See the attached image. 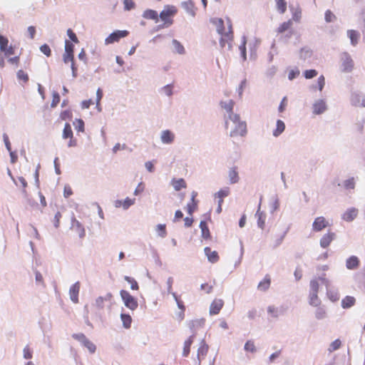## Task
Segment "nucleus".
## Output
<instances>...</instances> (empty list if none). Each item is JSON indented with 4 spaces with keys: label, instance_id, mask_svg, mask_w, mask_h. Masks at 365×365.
I'll return each instance as SVG.
<instances>
[{
    "label": "nucleus",
    "instance_id": "obj_1",
    "mask_svg": "<svg viewBox=\"0 0 365 365\" xmlns=\"http://www.w3.org/2000/svg\"><path fill=\"white\" fill-rule=\"evenodd\" d=\"M178 12L175 6L172 5L165 6L163 11L159 14V18L169 26L173 24V20L171 17L174 16Z\"/></svg>",
    "mask_w": 365,
    "mask_h": 365
},
{
    "label": "nucleus",
    "instance_id": "obj_2",
    "mask_svg": "<svg viewBox=\"0 0 365 365\" xmlns=\"http://www.w3.org/2000/svg\"><path fill=\"white\" fill-rule=\"evenodd\" d=\"M120 296L125 307L130 311H135L138 307L137 298L132 296L129 292L121 289L120 291Z\"/></svg>",
    "mask_w": 365,
    "mask_h": 365
},
{
    "label": "nucleus",
    "instance_id": "obj_3",
    "mask_svg": "<svg viewBox=\"0 0 365 365\" xmlns=\"http://www.w3.org/2000/svg\"><path fill=\"white\" fill-rule=\"evenodd\" d=\"M72 337L78 341L83 346L86 347L91 354L95 353L96 350V345L90 341L84 334H73Z\"/></svg>",
    "mask_w": 365,
    "mask_h": 365
},
{
    "label": "nucleus",
    "instance_id": "obj_4",
    "mask_svg": "<svg viewBox=\"0 0 365 365\" xmlns=\"http://www.w3.org/2000/svg\"><path fill=\"white\" fill-rule=\"evenodd\" d=\"M128 34L129 31L127 30L114 31L105 39V44L108 45L118 42L120 38L126 37Z\"/></svg>",
    "mask_w": 365,
    "mask_h": 365
},
{
    "label": "nucleus",
    "instance_id": "obj_5",
    "mask_svg": "<svg viewBox=\"0 0 365 365\" xmlns=\"http://www.w3.org/2000/svg\"><path fill=\"white\" fill-rule=\"evenodd\" d=\"M341 71L344 73H349L353 70L354 61L351 56L347 52H344L341 54Z\"/></svg>",
    "mask_w": 365,
    "mask_h": 365
},
{
    "label": "nucleus",
    "instance_id": "obj_6",
    "mask_svg": "<svg viewBox=\"0 0 365 365\" xmlns=\"http://www.w3.org/2000/svg\"><path fill=\"white\" fill-rule=\"evenodd\" d=\"M350 101L354 106L365 107V95L359 91H353L351 94Z\"/></svg>",
    "mask_w": 365,
    "mask_h": 365
},
{
    "label": "nucleus",
    "instance_id": "obj_7",
    "mask_svg": "<svg viewBox=\"0 0 365 365\" xmlns=\"http://www.w3.org/2000/svg\"><path fill=\"white\" fill-rule=\"evenodd\" d=\"M247 134V124L245 121H241L235 124L234 130L230 132V135L235 137L237 135L245 136Z\"/></svg>",
    "mask_w": 365,
    "mask_h": 365
},
{
    "label": "nucleus",
    "instance_id": "obj_8",
    "mask_svg": "<svg viewBox=\"0 0 365 365\" xmlns=\"http://www.w3.org/2000/svg\"><path fill=\"white\" fill-rule=\"evenodd\" d=\"M328 225L329 223L324 217H318L313 222L312 228L314 231L319 232Z\"/></svg>",
    "mask_w": 365,
    "mask_h": 365
},
{
    "label": "nucleus",
    "instance_id": "obj_9",
    "mask_svg": "<svg viewBox=\"0 0 365 365\" xmlns=\"http://www.w3.org/2000/svg\"><path fill=\"white\" fill-rule=\"evenodd\" d=\"M223 305L224 301L222 299H215V300H213L210 307V314L215 315L219 314Z\"/></svg>",
    "mask_w": 365,
    "mask_h": 365
},
{
    "label": "nucleus",
    "instance_id": "obj_10",
    "mask_svg": "<svg viewBox=\"0 0 365 365\" xmlns=\"http://www.w3.org/2000/svg\"><path fill=\"white\" fill-rule=\"evenodd\" d=\"M262 199V197L261 196L260 201H259L255 216L257 217V226L259 228H261L262 230H263L264 228V225H265L266 214L264 212H262L260 210Z\"/></svg>",
    "mask_w": 365,
    "mask_h": 365
},
{
    "label": "nucleus",
    "instance_id": "obj_11",
    "mask_svg": "<svg viewBox=\"0 0 365 365\" xmlns=\"http://www.w3.org/2000/svg\"><path fill=\"white\" fill-rule=\"evenodd\" d=\"M80 290V282H76L69 289L70 299L73 303L78 302V294Z\"/></svg>",
    "mask_w": 365,
    "mask_h": 365
},
{
    "label": "nucleus",
    "instance_id": "obj_12",
    "mask_svg": "<svg viewBox=\"0 0 365 365\" xmlns=\"http://www.w3.org/2000/svg\"><path fill=\"white\" fill-rule=\"evenodd\" d=\"M336 237V234L334 232H329L328 233L324 235L320 239V246L322 248H327L329 246L332 240H334Z\"/></svg>",
    "mask_w": 365,
    "mask_h": 365
},
{
    "label": "nucleus",
    "instance_id": "obj_13",
    "mask_svg": "<svg viewBox=\"0 0 365 365\" xmlns=\"http://www.w3.org/2000/svg\"><path fill=\"white\" fill-rule=\"evenodd\" d=\"M181 6L185 11L191 15L192 17H195L196 15L195 13V3L192 0H187L186 1H182L181 3Z\"/></svg>",
    "mask_w": 365,
    "mask_h": 365
},
{
    "label": "nucleus",
    "instance_id": "obj_14",
    "mask_svg": "<svg viewBox=\"0 0 365 365\" xmlns=\"http://www.w3.org/2000/svg\"><path fill=\"white\" fill-rule=\"evenodd\" d=\"M360 265L359 259L355 256L352 255L346 259V267L350 270L356 269Z\"/></svg>",
    "mask_w": 365,
    "mask_h": 365
},
{
    "label": "nucleus",
    "instance_id": "obj_15",
    "mask_svg": "<svg viewBox=\"0 0 365 365\" xmlns=\"http://www.w3.org/2000/svg\"><path fill=\"white\" fill-rule=\"evenodd\" d=\"M205 319L204 318L197 319L194 320H191L188 322L187 326L193 334L195 332V335L196 334V330L200 327H202L205 324Z\"/></svg>",
    "mask_w": 365,
    "mask_h": 365
},
{
    "label": "nucleus",
    "instance_id": "obj_16",
    "mask_svg": "<svg viewBox=\"0 0 365 365\" xmlns=\"http://www.w3.org/2000/svg\"><path fill=\"white\" fill-rule=\"evenodd\" d=\"M327 110V106L323 100H319L313 104V113L316 115L322 114Z\"/></svg>",
    "mask_w": 365,
    "mask_h": 365
},
{
    "label": "nucleus",
    "instance_id": "obj_17",
    "mask_svg": "<svg viewBox=\"0 0 365 365\" xmlns=\"http://www.w3.org/2000/svg\"><path fill=\"white\" fill-rule=\"evenodd\" d=\"M161 141L165 144H171L175 139L174 133L170 130H165L161 133Z\"/></svg>",
    "mask_w": 365,
    "mask_h": 365
},
{
    "label": "nucleus",
    "instance_id": "obj_18",
    "mask_svg": "<svg viewBox=\"0 0 365 365\" xmlns=\"http://www.w3.org/2000/svg\"><path fill=\"white\" fill-rule=\"evenodd\" d=\"M204 252L207 257V259L211 263H215L219 260V255L217 252L212 251L210 247H205L204 248Z\"/></svg>",
    "mask_w": 365,
    "mask_h": 365
},
{
    "label": "nucleus",
    "instance_id": "obj_19",
    "mask_svg": "<svg viewBox=\"0 0 365 365\" xmlns=\"http://www.w3.org/2000/svg\"><path fill=\"white\" fill-rule=\"evenodd\" d=\"M358 210L354 207L348 209L342 215V219L346 222L353 221L357 216Z\"/></svg>",
    "mask_w": 365,
    "mask_h": 365
},
{
    "label": "nucleus",
    "instance_id": "obj_20",
    "mask_svg": "<svg viewBox=\"0 0 365 365\" xmlns=\"http://www.w3.org/2000/svg\"><path fill=\"white\" fill-rule=\"evenodd\" d=\"M199 227L201 230V237L205 240L210 239L211 234L207 222L205 220H201Z\"/></svg>",
    "mask_w": 365,
    "mask_h": 365
},
{
    "label": "nucleus",
    "instance_id": "obj_21",
    "mask_svg": "<svg viewBox=\"0 0 365 365\" xmlns=\"http://www.w3.org/2000/svg\"><path fill=\"white\" fill-rule=\"evenodd\" d=\"M142 16L144 19L154 20L156 23L159 21V15L153 9H148L145 10Z\"/></svg>",
    "mask_w": 365,
    "mask_h": 365
},
{
    "label": "nucleus",
    "instance_id": "obj_22",
    "mask_svg": "<svg viewBox=\"0 0 365 365\" xmlns=\"http://www.w3.org/2000/svg\"><path fill=\"white\" fill-rule=\"evenodd\" d=\"M72 227L76 229L80 238H83L86 235V231L82 224L74 217L72 218Z\"/></svg>",
    "mask_w": 365,
    "mask_h": 365
},
{
    "label": "nucleus",
    "instance_id": "obj_23",
    "mask_svg": "<svg viewBox=\"0 0 365 365\" xmlns=\"http://www.w3.org/2000/svg\"><path fill=\"white\" fill-rule=\"evenodd\" d=\"M202 343L203 344L197 349V360L195 361L197 365H200L201 364L200 356H205L208 351V345L205 343L204 340H202Z\"/></svg>",
    "mask_w": 365,
    "mask_h": 365
},
{
    "label": "nucleus",
    "instance_id": "obj_24",
    "mask_svg": "<svg viewBox=\"0 0 365 365\" xmlns=\"http://www.w3.org/2000/svg\"><path fill=\"white\" fill-rule=\"evenodd\" d=\"M195 338V332L193 331V334H192L191 336L185 341L184 343V347H183V351H182V356L185 357H187L190 351V346L193 343Z\"/></svg>",
    "mask_w": 365,
    "mask_h": 365
},
{
    "label": "nucleus",
    "instance_id": "obj_25",
    "mask_svg": "<svg viewBox=\"0 0 365 365\" xmlns=\"http://www.w3.org/2000/svg\"><path fill=\"white\" fill-rule=\"evenodd\" d=\"M228 177L230 184H235L239 182L240 177L237 170V167H233L229 170Z\"/></svg>",
    "mask_w": 365,
    "mask_h": 365
},
{
    "label": "nucleus",
    "instance_id": "obj_26",
    "mask_svg": "<svg viewBox=\"0 0 365 365\" xmlns=\"http://www.w3.org/2000/svg\"><path fill=\"white\" fill-rule=\"evenodd\" d=\"M347 36L350 38L351 44L355 46L358 43L359 33L356 30L351 29L347 31Z\"/></svg>",
    "mask_w": 365,
    "mask_h": 365
},
{
    "label": "nucleus",
    "instance_id": "obj_27",
    "mask_svg": "<svg viewBox=\"0 0 365 365\" xmlns=\"http://www.w3.org/2000/svg\"><path fill=\"white\" fill-rule=\"evenodd\" d=\"M211 22L216 25L217 33L222 36H225L224 21L222 19H214L211 20Z\"/></svg>",
    "mask_w": 365,
    "mask_h": 365
},
{
    "label": "nucleus",
    "instance_id": "obj_28",
    "mask_svg": "<svg viewBox=\"0 0 365 365\" xmlns=\"http://www.w3.org/2000/svg\"><path fill=\"white\" fill-rule=\"evenodd\" d=\"M285 130V123L282 120H277L276 128L273 130L272 135L274 137L279 136Z\"/></svg>",
    "mask_w": 365,
    "mask_h": 365
},
{
    "label": "nucleus",
    "instance_id": "obj_29",
    "mask_svg": "<svg viewBox=\"0 0 365 365\" xmlns=\"http://www.w3.org/2000/svg\"><path fill=\"white\" fill-rule=\"evenodd\" d=\"M356 299L354 297L346 296L341 300L343 309H349L355 304Z\"/></svg>",
    "mask_w": 365,
    "mask_h": 365
},
{
    "label": "nucleus",
    "instance_id": "obj_30",
    "mask_svg": "<svg viewBox=\"0 0 365 365\" xmlns=\"http://www.w3.org/2000/svg\"><path fill=\"white\" fill-rule=\"evenodd\" d=\"M120 319L125 329H129L131 327L132 317L129 314L121 313Z\"/></svg>",
    "mask_w": 365,
    "mask_h": 365
},
{
    "label": "nucleus",
    "instance_id": "obj_31",
    "mask_svg": "<svg viewBox=\"0 0 365 365\" xmlns=\"http://www.w3.org/2000/svg\"><path fill=\"white\" fill-rule=\"evenodd\" d=\"M246 44H247V37L245 35H243L242 37L241 44L239 46V49H240V53H241V57L242 58L243 61L247 60Z\"/></svg>",
    "mask_w": 365,
    "mask_h": 365
},
{
    "label": "nucleus",
    "instance_id": "obj_32",
    "mask_svg": "<svg viewBox=\"0 0 365 365\" xmlns=\"http://www.w3.org/2000/svg\"><path fill=\"white\" fill-rule=\"evenodd\" d=\"M327 294L331 302H336L339 299V294L337 289H327Z\"/></svg>",
    "mask_w": 365,
    "mask_h": 365
},
{
    "label": "nucleus",
    "instance_id": "obj_33",
    "mask_svg": "<svg viewBox=\"0 0 365 365\" xmlns=\"http://www.w3.org/2000/svg\"><path fill=\"white\" fill-rule=\"evenodd\" d=\"M172 43L174 47V51L175 53H178L181 55H182L185 53V49L184 46L182 45V43L179 41H178L176 39H173L172 41Z\"/></svg>",
    "mask_w": 365,
    "mask_h": 365
},
{
    "label": "nucleus",
    "instance_id": "obj_34",
    "mask_svg": "<svg viewBox=\"0 0 365 365\" xmlns=\"http://www.w3.org/2000/svg\"><path fill=\"white\" fill-rule=\"evenodd\" d=\"M267 312L269 314H271L273 317L277 318L280 315H282L284 314V310L282 309V308L279 309L278 308H276L274 306H269L267 307Z\"/></svg>",
    "mask_w": 365,
    "mask_h": 365
},
{
    "label": "nucleus",
    "instance_id": "obj_35",
    "mask_svg": "<svg viewBox=\"0 0 365 365\" xmlns=\"http://www.w3.org/2000/svg\"><path fill=\"white\" fill-rule=\"evenodd\" d=\"M173 185L176 191H180L182 188L186 187V182L183 178L173 180Z\"/></svg>",
    "mask_w": 365,
    "mask_h": 365
},
{
    "label": "nucleus",
    "instance_id": "obj_36",
    "mask_svg": "<svg viewBox=\"0 0 365 365\" xmlns=\"http://www.w3.org/2000/svg\"><path fill=\"white\" fill-rule=\"evenodd\" d=\"M73 137V131L71 129V126L68 123H66L63 130L62 138L63 139L71 138Z\"/></svg>",
    "mask_w": 365,
    "mask_h": 365
},
{
    "label": "nucleus",
    "instance_id": "obj_37",
    "mask_svg": "<svg viewBox=\"0 0 365 365\" xmlns=\"http://www.w3.org/2000/svg\"><path fill=\"white\" fill-rule=\"evenodd\" d=\"M312 51L307 47H303L300 49L299 58L304 61L312 56Z\"/></svg>",
    "mask_w": 365,
    "mask_h": 365
},
{
    "label": "nucleus",
    "instance_id": "obj_38",
    "mask_svg": "<svg viewBox=\"0 0 365 365\" xmlns=\"http://www.w3.org/2000/svg\"><path fill=\"white\" fill-rule=\"evenodd\" d=\"M321 301L318 297V293H309V304L312 306L317 307L320 304Z\"/></svg>",
    "mask_w": 365,
    "mask_h": 365
},
{
    "label": "nucleus",
    "instance_id": "obj_39",
    "mask_svg": "<svg viewBox=\"0 0 365 365\" xmlns=\"http://www.w3.org/2000/svg\"><path fill=\"white\" fill-rule=\"evenodd\" d=\"M124 279L128 283L130 284V289L132 290H138L139 289L138 283L134 278L129 277V276H125Z\"/></svg>",
    "mask_w": 365,
    "mask_h": 365
},
{
    "label": "nucleus",
    "instance_id": "obj_40",
    "mask_svg": "<svg viewBox=\"0 0 365 365\" xmlns=\"http://www.w3.org/2000/svg\"><path fill=\"white\" fill-rule=\"evenodd\" d=\"M271 280L269 277H265L264 279L260 282L258 284V289L262 291H266L270 286Z\"/></svg>",
    "mask_w": 365,
    "mask_h": 365
},
{
    "label": "nucleus",
    "instance_id": "obj_41",
    "mask_svg": "<svg viewBox=\"0 0 365 365\" xmlns=\"http://www.w3.org/2000/svg\"><path fill=\"white\" fill-rule=\"evenodd\" d=\"M220 105H221V107L227 111L228 115L230 113H233V106H234L233 101L231 100L229 103H225V102L222 101L220 103Z\"/></svg>",
    "mask_w": 365,
    "mask_h": 365
},
{
    "label": "nucleus",
    "instance_id": "obj_42",
    "mask_svg": "<svg viewBox=\"0 0 365 365\" xmlns=\"http://www.w3.org/2000/svg\"><path fill=\"white\" fill-rule=\"evenodd\" d=\"M277 8L280 14H284L287 10V2L285 0H276Z\"/></svg>",
    "mask_w": 365,
    "mask_h": 365
},
{
    "label": "nucleus",
    "instance_id": "obj_43",
    "mask_svg": "<svg viewBox=\"0 0 365 365\" xmlns=\"http://www.w3.org/2000/svg\"><path fill=\"white\" fill-rule=\"evenodd\" d=\"M73 125L78 132H84L85 123L82 119L76 118V121L73 122Z\"/></svg>",
    "mask_w": 365,
    "mask_h": 365
},
{
    "label": "nucleus",
    "instance_id": "obj_44",
    "mask_svg": "<svg viewBox=\"0 0 365 365\" xmlns=\"http://www.w3.org/2000/svg\"><path fill=\"white\" fill-rule=\"evenodd\" d=\"M343 185L346 190H352L355 187V180L354 178H350L344 181Z\"/></svg>",
    "mask_w": 365,
    "mask_h": 365
},
{
    "label": "nucleus",
    "instance_id": "obj_45",
    "mask_svg": "<svg viewBox=\"0 0 365 365\" xmlns=\"http://www.w3.org/2000/svg\"><path fill=\"white\" fill-rule=\"evenodd\" d=\"M156 231L161 237H165L167 235L166 225L165 224H158L156 226Z\"/></svg>",
    "mask_w": 365,
    "mask_h": 365
},
{
    "label": "nucleus",
    "instance_id": "obj_46",
    "mask_svg": "<svg viewBox=\"0 0 365 365\" xmlns=\"http://www.w3.org/2000/svg\"><path fill=\"white\" fill-rule=\"evenodd\" d=\"M230 195V188L225 187L224 189H220L218 192L215 194V197L217 198L223 199L225 197H227Z\"/></svg>",
    "mask_w": 365,
    "mask_h": 365
},
{
    "label": "nucleus",
    "instance_id": "obj_47",
    "mask_svg": "<svg viewBox=\"0 0 365 365\" xmlns=\"http://www.w3.org/2000/svg\"><path fill=\"white\" fill-rule=\"evenodd\" d=\"M23 357L25 359H31L33 358V350L29 345H26L23 349Z\"/></svg>",
    "mask_w": 365,
    "mask_h": 365
},
{
    "label": "nucleus",
    "instance_id": "obj_48",
    "mask_svg": "<svg viewBox=\"0 0 365 365\" xmlns=\"http://www.w3.org/2000/svg\"><path fill=\"white\" fill-rule=\"evenodd\" d=\"M64 53L73 54L74 53V45L69 40H65V50Z\"/></svg>",
    "mask_w": 365,
    "mask_h": 365
},
{
    "label": "nucleus",
    "instance_id": "obj_49",
    "mask_svg": "<svg viewBox=\"0 0 365 365\" xmlns=\"http://www.w3.org/2000/svg\"><path fill=\"white\" fill-rule=\"evenodd\" d=\"M244 349H245V350L246 351H249V352H251V353H255L257 351L254 342L252 341H251V340H248L245 343Z\"/></svg>",
    "mask_w": 365,
    "mask_h": 365
},
{
    "label": "nucleus",
    "instance_id": "obj_50",
    "mask_svg": "<svg viewBox=\"0 0 365 365\" xmlns=\"http://www.w3.org/2000/svg\"><path fill=\"white\" fill-rule=\"evenodd\" d=\"M52 97H53V99H52V101L51 103V106L52 108H55L59 103L60 100H61V96L57 91H53Z\"/></svg>",
    "mask_w": 365,
    "mask_h": 365
},
{
    "label": "nucleus",
    "instance_id": "obj_51",
    "mask_svg": "<svg viewBox=\"0 0 365 365\" xmlns=\"http://www.w3.org/2000/svg\"><path fill=\"white\" fill-rule=\"evenodd\" d=\"M18 180L21 184V186L23 187V190H22L21 192H22V194H23L24 197L25 198H27L28 197V193H27V191L26 190V187H27V182H26V180L22 176L19 177L18 178Z\"/></svg>",
    "mask_w": 365,
    "mask_h": 365
},
{
    "label": "nucleus",
    "instance_id": "obj_52",
    "mask_svg": "<svg viewBox=\"0 0 365 365\" xmlns=\"http://www.w3.org/2000/svg\"><path fill=\"white\" fill-rule=\"evenodd\" d=\"M292 24V22L291 20H289L287 21L283 22L277 29L278 33H283L289 29L290 26Z\"/></svg>",
    "mask_w": 365,
    "mask_h": 365
},
{
    "label": "nucleus",
    "instance_id": "obj_53",
    "mask_svg": "<svg viewBox=\"0 0 365 365\" xmlns=\"http://www.w3.org/2000/svg\"><path fill=\"white\" fill-rule=\"evenodd\" d=\"M318 74V72L315 69H309L306 70L304 72V76L307 79H312L317 76Z\"/></svg>",
    "mask_w": 365,
    "mask_h": 365
},
{
    "label": "nucleus",
    "instance_id": "obj_54",
    "mask_svg": "<svg viewBox=\"0 0 365 365\" xmlns=\"http://www.w3.org/2000/svg\"><path fill=\"white\" fill-rule=\"evenodd\" d=\"M135 202V199H130L127 197L124 200H123V208L125 210H127L131 205H134Z\"/></svg>",
    "mask_w": 365,
    "mask_h": 365
},
{
    "label": "nucleus",
    "instance_id": "obj_55",
    "mask_svg": "<svg viewBox=\"0 0 365 365\" xmlns=\"http://www.w3.org/2000/svg\"><path fill=\"white\" fill-rule=\"evenodd\" d=\"M9 40L6 37L0 34V50L4 51L8 47Z\"/></svg>",
    "mask_w": 365,
    "mask_h": 365
},
{
    "label": "nucleus",
    "instance_id": "obj_56",
    "mask_svg": "<svg viewBox=\"0 0 365 365\" xmlns=\"http://www.w3.org/2000/svg\"><path fill=\"white\" fill-rule=\"evenodd\" d=\"M151 251H152L153 257L155 260V264L157 265H158L159 267H161L162 262L160 259V257H159V255H158L157 250L154 247H151Z\"/></svg>",
    "mask_w": 365,
    "mask_h": 365
},
{
    "label": "nucleus",
    "instance_id": "obj_57",
    "mask_svg": "<svg viewBox=\"0 0 365 365\" xmlns=\"http://www.w3.org/2000/svg\"><path fill=\"white\" fill-rule=\"evenodd\" d=\"M324 19L327 23H330L333 22L336 18V16L330 10H327L325 12Z\"/></svg>",
    "mask_w": 365,
    "mask_h": 365
},
{
    "label": "nucleus",
    "instance_id": "obj_58",
    "mask_svg": "<svg viewBox=\"0 0 365 365\" xmlns=\"http://www.w3.org/2000/svg\"><path fill=\"white\" fill-rule=\"evenodd\" d=\"M17 78L19 80H22L24 83H27L29 80V76L22 70H19L16 73Z\"/></svg>",
    "mask_w": 365,
    "mask_h": 365
},
{
    "label": "nucleus",
    "instance_id": "obj_59",
    "mask_svg": "<svg viewBox=\"0 0 365 365\" xmlns=\"http://www.w3.org/2000/svg\"><path fill=\"white\" fill-rule=\"evenodd\" d=\"M197 204H198V202H192V203H187V212L190 215H192L194 212L197 210Z\"/></svg>",
    "mask_w": 365,
    "mask_h": 365
},
{
    "label": "nucleus",
    "instance_id": "obj_60",
    "mask_svg": "<svg viewBox=\"0 0 365 365\" xmlns=\"http://www.w3.org/2000/svg\"><path fill=\"white\" fill-rule=\"evenodd\" d=\"M40 51L47 57H49L51 55V50L49 46L46 43H44L40 46Z\"/></svg>",
    "mask_w": 365,
    "mask_h": 365
},
{
    "label": "nucleus",
    "instance_id": "obj_61",
    "mask_svg": "<svg viewBox=\"0 0 365 365\" xmlns=\"http://www.w3.org/2000/svg\"><path fill=\"white\" fill-rule=\"evenodd\" d=\"M123 4L125 11H130L135 6V4L133 0H123Z\"/></svg>",
    "mask_w": 365,
    "mask_h": 365
},
{
    "label": "nucleus",
    "instance_id": "obj_62",
    "mask_svg": "<svg viewBox=\"0 0 365 365\" xmlns=\"http://www.w3.org/2000/svg\"><path fill=\"white\" fill-rule=\"evenodd\" d=\"M315 317L317 319H323L326 317V312L325 310L322 308V307H319L316 310V312H315Z\"/></svg>",
    "mask_w": 365,
    "mask_h": 365
},
{
    "label": "nucleus",
    "instance_id": "obj_63",
    "mask_svg": "<svg viewBox=\"0 0 365 365\" xmlns=\"http://www.w3.org/2000/svg\"><path fill=\"white\" fill-rule=\"evenodd\" d=\"M67 35H68V38H70L71 42L76 43L79 42L76 34L73 31V30L71 29H68L67 30Z\"/></svg>",
    "mask_w": 365,
    "mask_h": 365
},
{
    "label": "nucleus",
    "instance_id": "obj_64",
    "mask_svg": "<svg viewBox=\"0 0 365 365\" xmlns=\"http://www.w3.org/2000/svg\"><path fill=\"white\" fill-rule=\"evenodd\" d=\"M362 21L359 23V29L361 30L362 34L365 38V10L361 13Z\"/></svg>",
    "mask_w": 365,
    "mask_h": 365
}]
</instances>
